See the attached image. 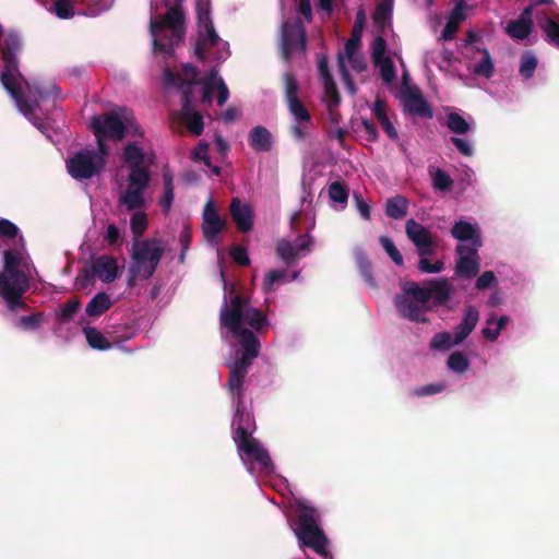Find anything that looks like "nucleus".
<instances>
[{
    "mask_svg": "<svg viewBox=\"0 0 559 559\" xmlns=\"http://www.w3.org/2000/svg\"><path fill=\"white\" fill-rule=\"evenodd\" d=\"M221 336L228 343L233 353L238 356L227 362L229 378L228 392L235 405L233 418V439L242 464L251 475L274 473V464L263 444L252 437L255 423L251 407L243 402V381L251 361L259 356L261 343L258 335L267 330L270 322L266 314L254 308L250 300L241 295L229 292L225 294L219 311Z\"/></svg>",
    "mask_w": 559,
    "mask_h": 559,
    "instance_id": "nucleus-1",
    "label": "nucleus"
},
{
    "mask_svg": "<svg viewBox=\"0 0 559 559\" xmlns=\"http://www.w3.org/2000/svg\"><path fill=\"white\" fill-rule=\"evenodd\" d=\"M21 47V39L16 33H9L2 47L3 68L0 72V83L13 99L17 110L41 133L46 134L48 122L41 116L43 110L38 100L59 95V88L52 84L49 88L32 85L22 75L19 69L16 52Z\"/></svg>",
    "mask_w": 559,
    "mask_h": 559,
    "instance_id": "nucleus-2",
    "label": "nucleus"
},
{
    "mask_svg": "<svg viewBox=\"0 0 559 559\" xmlns=\"http://www.w3.org/2000/svg\"><path fill=\"white\" fill-rule=\"evenodd\" d=\"M121 157L128 166V175L126 187L118 194V205L127 212H134L130 227L135 241L140 240L148 224L147 215L141 210L146 206L145 193L152 180L150 165L154 155L136 142H131L123 147Z\"/></svg>",
    "mask_w": 559,
    "mask_h": 559,
    "instance_id": "nucleus-3",
    "label": "nucleus"
},
{
    "mask_svg": "<svg viewBox=\"0 0 559 559\" xmlns=\"http://www.w3.org/2000/svg\"><path fill=\"white\" fill-rule=\"evenodd\" d=\"M0 237L19 238V247L3 253V271H0V296L11 310L24 305L22 297L36 273L20 228L11 221L0 217Z\"/></svg>",
    "mask_w": 559,
    "mask_h": 559,
    "instance_id": "nucleus-4",
    "label": "nucleus"
},
{
    "mask_svg": "<svg viewBox=\"0 0 559 559\" xmlns=\"http://www.w3.org/2000/svg\"><path fill=\"white\" fill-rule=\"evenodd\" d=\"M455 293L454 286L447 277L417 283L406 281L401 292L393 298V305L403 319L416 323L429 321L427 314L436 307L447 306Z\"/></svg>",
    "mask_w": 559,
    "mask_h": 559,
    "instance_id": "nucleus-5",
    "label": "nucleus"
},
{
    "mask_svg": "<svg viewBox=\"0 0 559 559\" xmlns=\"http://www.w3.org/2000/svg\"><path fill=\"white\" fill-rule=\"evenodd\" d=\"M298 521L292 527L302 547L312 548L322 559H333L328 550V539L319 527L318 511L306 500L298 501Z\"/></svg>",
    "mask_w": 559,
    "mask_h": 559,
    "instance_id": "nucleus-6",
    "label": "nucleus"
},
{
    "mask_svg": "<svg viewBox=\"0 0 559 559\" xmlns=\"http://www.w3.org/2000/svg\"><path fill=\"white\" fill-rule=\"evenodd\" d=\"M91 128L97 139L98 147L104 144L103 140H121L126 133L131 135H143L141 128L136 124L133 115L126 108L119 111L94 116Z\"/></svg>",
    "mask_w": 559,
    "mask_h": 559,
    "instance_id": "nucleus-7",
    "label": "nucleus"
},
{
    "mask_svg": "<svg viewBox=\"0 0 559 559\" xmlns=\"http://www.w3.org/2000/svg\"><path fill=\"white\" fill-rule=\"evenodd\" d=\"M183 16L177 9H169L162 21L151 19L150 33L154 52L170 56L183 39Z\"/></svg>",
    "mask_w": 559,
    "mask_h": 559,
    "instance_id": "nucleus-8",
    "label": "nucleus"
},
{
    "mask_svg": "<svg viewBox=\"0 0 559 559\" xmlns=\"http://www.w3.org/2000/svg\"><path fill=\"white\" fill-rule=\"evenodd\" d=\"M164 254L160 240L150 238L135 240L132 246L130 277L128 285L132 286L136 280H147L156 271Z\"/></svg>",
    "mask_w": 559,
    "mask_h": 559,
    "instance_id": "nucleus-9",
    "label": "nucleus"
},
{
    "mask_svg": "<svg viewBox=\"0 0 559 559\" xmlns=\"http://www.w3.org/2000/svg\"><path fill=\"white\" fill-rule=\"evenodd\" d=\"M405 233L407 238L413 242L416 253L419 257L418 270L423 274H438L444 270V262L437 260L431 263L428 257L436 253V237L432 233L414 218H409L405 223Z\"/></svg>",
    "mask_w": 559,
    "mask_h": 559,
    "instance_id": "nucleus-10",
    "label": "nucleus"
},
{
    "mask_svg": "<svg viewBox=\"0 0 559 559\" xmlns=\"http://www.w3.org/2000/svg\"><path fill=\"white\" fill-rule=\"evenodd\" d=\"M107 155L106 144H100L97 151L80 150L67 160L68 173L76 180L91 179L104 169Z\"/></svg>",
    "mask_w": 559,
    "mask_h": 559,
    "instance_id": "nucleus-11",
    "label": "nucleus"
},
{
    "mask_svg": "<svg viewBox=\"0 0 559 559\" xmlns=\"http://www.w3.org/2000/svg\"><path fill=\"white\" fill-rule=\"evenodd\" d=\"M346 62L356 72H362L367 68L366 59L360 51V35L356 32L346 40L344 51L338 52V68L342 80L348 92L354 95L356 87L350 79Z\"/></svg>",
    "mask_w": 559,
    "mask_h": 559,
    "instance_id": "nucleus-12",
    "label": "nucleus"
},
{
    "mask_svg": "<svg viewBox=\"0 0 559 559\" xmlns=\"http://www.w3.org/2000/svg\"><path fill=\"white\" fill-rule=\"evenodd\" d=\"M466 67L476 76L485 79L492 78L495 62L486 48L480 47L477 41L471 40L465 47Z\"/></svg>",
    "mask_w": 559,
    "mask_h": 559,
    "instance_id": "nucleus-13",
    "label": "nucleus"
},
{
    "mask_svg": "<svg viewBox=\"0 0 559 559\" xmlns=\"http://www.w3.org/2000/svg\"><path fill=\"white\" fill-rule=\"evenodd\" d=\"M306 48V31L300 20L284 22L281 27V50L285 61L293 52H304Z\"/></svg>",
    "mask_w": 559,
    "mask_h": 559,
    "instance_id": "nucleus-14",
    "label": "nucleus"
},
{
    "mask_svg": "<svg viewBox=\"0 0 559 559\" xmlns=\"http://www.w3.org/2000/svg\"><path fill=\"white\" fill-rule=\"evenodd\" d=\"M314 241L310 233L298 235L293 241L282 239L277 243V255L287 265L297 259L307 257L313 248Z\"/></svg>",
    "mask_w": 559,
    "mask_h": 559,
    "instance_id": "nucleus-15",
    "label": "nucleus"
},
{
    "mask_svg": "<svg viewBox=\"0 0 559 559\" xmlns=\"http://www.w3.org/2000/svg\"><path fill=\"white\" fill-rule=\"evenodd\" d=\"M226 222L219 216L214 201L210 198L202 212V234L211 247L219 245V234L225 229Z\"/></svg>",
    "mask_w": 559,
    "mask_h": 559,
    "instance_id": "nucleus-16",
    "label": "nucleus"
},
{
    "mask_svg": "<svg viewBox=\"0 0 559 559\" xmlns=\"http://www.w3.org/2000/svg\"><path fill=\"white\" fill-rule=\"evenodd\" d=\"M182 88V107L180 111L181 121L193 135L203 132L204 123L202 116L192 106V85L185 84Z\"/></svg>",
    "mask_w": 559,
    "mask_h": 559,
    "instance_id": "nucleus-17",
    "label": "nucleus"
},
{
    "mask_svg": "<svg viewBox=\"0 0 559 559\" xmlns=\"http://www.w3.org/2000/svg\"><path fill=\"white\" fill-rule=\"evenodd\" d=\"M202 102L211 104L213 94L217 91V105L223 106L229 98V90L223 78L218 75L216 68H213L207 76L201 82Z\"/></svg>",
    "mask_w": 559,
    "mask_h": 559,
    "instance_id": "nucleus-18",
    "label": "nucleus"
},
{
    "mask_svg": "<svg viewBox=\"0 0 559 559\" xmlns=\"http://www.w3.org/2000/svg\"><path fill=\"white\" fill-rule=\"evenodd\" d=\"M292 116V134L298 141L305 140L311 127V116L301 100H293L287 104Z\"/></svg>",
    "mask_w": 559,
    "mask_h": 559,
    "instance_id": "nucleus-19",
    "label": "nucleus"
},
{
    "mask_svg": "<svg viewBox=\"0 0 559 559\" xmlns=\"http://www.w3.org/2000/svg\"><path fill=\"white\" fill-rule=\"evenodd\" d=\"M479 248H471L457 246V260L455 265V275L457 277L473 278L479 272Z\"/></svg>",
    "mask_w": 559,
    "mask_h": 559,
    "instance_id": "nucleus-20",
    "label": "nucleus"
},
{
    "mask_svg": "<svg viewBox=\"0 0 559 559\" xmlns=\"http://www.w3.org/2000/svg\"><path fill=\"white\" fill-rule=\"evenodd\" d=\"M402 104L404 110L412 116L427 119H431L433 117L431 106L423 97L421 92L416 87L407 88L403 92Z\"/></svg>",
    "mask_w": 559,
    "mask_h": 559,
    "instance_id": "nucleus-21",
    "label": "nucleus"
},
{
    "mask_svg": "<svg viewBox=\"0 0 559 559\" xmlns=\"http://www.w3.org/2000/svg\"><path fill=\"white\" fill-rule=\"evenodd\" d=\"M215 49L214 60L217 62L225 61L230 56L229 44L223 40L215 29L207 32V38L204 41H198L195 53L200 59H205V52Z\"/></svg>",
    "mask_w": 559,
    "mask_h": 559,
    "instance_id": "nucleus-22",
    "label": "nucleus"
},
{
    "mask_svg": "<svg viewBox=\"0 0 559 559\" xmlns=\"http://www.w3.org/2000/svg\"><path fill=\"white\" fill-rule=\"evenodd\" d=\"M451 235L459 241L457 246L464 245L467 249L481 247V236L476 224L457 221L452 226Z\"/></svg>",
    "mask_w": 559,
    "mask_h": 559,
    "instance_id": "nucleus-23",
    "label": "nucleus"
},
{
    "mask_svg": "<svg viewBox=\"0 0 559 559\" xmlns=\"http://www.w3.org/2000/svg\"><path fill=\"white\" fill-rule=\"evenodd\" d=\"M118 262L114 257L100 255L96 258L91 266V275L97 277L103 283H111L118 276Z\"/></svg>",
    "mask_w": 559,
    "mask_h": 559,
    "instance_id": "nucleus-24",
    "label": "nucleus"
},
{
    "mask_svg": "<svg viewBox=\"0 0 559 559\" xmlns=\"http://www.w3.org/2000/svg\"><path fill=\"white\" fill-rule=\"evenodd\" d=\"M479 321V312L475 306L464 308L460 323L454 328V344H462L473 332Z\"/></svg>",
    "mask_w": 559,
    "mask_h": 559,
    "instance_id": "nucleus-25",
    "label": "nucleus"
},
{
    "mask_svg": "<svg viewBox=\"0 0 559 559\" xmlns=\"http://www.w3.org/2000/svg\"><path fill=\"white\" fill-rule=\"evenodd\" d=\"M532 7H527L523 10L516 20H512L506 27L507 34L516 40L525 39L532 32Z\"/></svg>",
    "mask_w": 559,
    "mask_h": 559,
    "instance_id": "nucleus-26",
    "label": "nucleus"
},
{
    "mask_svg": "<svg viewBox=\"0 0 559 559\" xmlns=\"http://www.w3.org/2000/svg\"><path fill=\"white\" fill-rule=\"evenodd\" d=\"M230 214L241 231L247 233L252 228V210L248 203L234 198L230 203Z\"/></svg>",
    "mask_w": 559,
    "mask_h": 559,
    "instance_id": "nucleus-27",
    "label": "nucleus"
},
{
    "mask_svg": "<svg viewBox=\"0 0 559 559\" xmlns=\"http://www.w3.org/2000/svg\"><path fill=\"white\" fill-rule=\"evenodd\" d=\"M445 126L454 135H466L474 130V120L472 117H464L460 110L451 111L447 116Z\"/></svg>",
    "mask_w": 559,
    "mask_h": 559,
    "instance_id": "nucleus-28",
    "label": "nucleus"
},
{
    "mask_svg": "<svg viewBox=\"0 0 559 559\" xmlns=\"http://www.w3.org/2000/svg\"><path fill=\"white\" fill-rule=\"evenodd\" d=\"M248 142L255 152H267L272 147L273 136L265 127L258 126L249 132Z\"/></svg>",
    "mask_w": 559,
    "mask_h": 559,
    "instance_id": "nucleus-29",
    "label": "nucleus"
},
{
    "mask_svg": "<svg viewBox=\"0 0 559 559\" xmlns=\"http://www.w3.org/2000/svg\"><path fill=\"white\" fill-rule=\"evenodd\" d=\"M300 270L294 271L292 274H288L286 270H272L267 272L263 283L264 293L270 294L275 289L276 286L283 283L297 281L300 276Z\"/></svg>",
    "mask_w": 559,
    "mask_h": 559,
    "instance_id": "nucleus-30",
    "label": "nucleus"
},
{
    "mask_svg": "<svg viewBox=\"0 0 559 559\" xmlns=\"http://www.w3.org/2000/svg\"><path fill=\"white\" fill-rule=\"evenodd\" d=\"M163 192L159 197V206L163 213H169L174 199H175V186H174V175L171 170L165 168L163 170Z\"/></svg>",
    "mask_w": 559,
    "mask_h": 559,
    "instance_id": "nucleus-31",
    "label": "nucleus"
},
{
    "mask_svg": "<svg viewBox=\"0 0 559 559\" xmlns=\"http://www.w3.org/2000/svg\"><path fill=\"white\" fill-rule=\"evenodd\" d=\"M536 17L546 41L559 49V22L549 16L539 17L538 13H536Z\"/></svg>",
    "mask_w": 559,
    "mask_h": 559,
    "instance_id": "nucleus-32",
    "label": "nucleus"
},
{
    "mask_svg": "<svg viewBox=\"0 0 559 559\" xmlns=\"http://www.w3.org/2000/svg\"><path fill=\"white\" fill-rule=\"evenodd\" d=\"M372 112L376 116L379 123L382 126L388 136L393 141L399 140V133L393 123L391 122L390 118L388 117L384 102H382L381 99H377L373 103Z\"/></svg>",
    "mask_w": 559,
    "mask_h": 559,
    "instance_id": "nucleus-33",
    "label": "nucleus"
},
{
    "mask_svg": "<svg viewBox=\"0 0 559 559\" xmlns=\"http://www.w3.org/2000/svg\"><path fill=\"white\" fill-rule=\"evenodd\" d=\"M185 70H186V73H188L191 76V81H189V82L182 81L179 83L178 76L174 72H171L169 69L165 68L163 71V82H164L165 87H167V88L177 87L181 92H182L181 86L185 84H191L193 87L198 83L197 82L198 70L192 64H187L185 67Z\"/></svg>",
    "mask_w": 559,
    "mask_h": 559,
    "instance_id": "nucleus-34",
    "label": "nucleus"
},
{
    "mask_svg": "<svg viewBox=\"0 0 559 559\" xmlns=\"http://www.w3.org/2000/svg\"><path fill=\"white\" fill-rule=\"evenodd\" d=\"M112 306V300L106 293L96 294L86 305L85 312L90 317H99Z\"/></svg>",
    "mask_w": 559,
    "mask_h": 559,
    "instance_id": "nucleus-35",
    "label": "nucleus"
},
{
    "mask_svg": "<svg viewBox=\"0 0 559 559\" xmlns=\"http://www.w3.org/2000/svg\"><path fill=\"white\" fill-rule=\"evenodd\" d=\"M408 201L402 195L390 198L385 202V214L390 218L401 219L407 214Z\"/></svg>",
    "mask_w": 559,
    "mask_h": 559,
    "instance_id": "nucleus-36",
    "label": "nucleus"
},
{
    "mask_svg": "<svg viewBox=\"0 0 559 559\" xmlns=\"http://www.w3.org/2000/svg\"><path fill=\"white\" fill-rule=\"evenodd\" d=\"M355 260H356L360 276L368 284V286H370L371 288H374L376 281L372 276L371 263L362 249L358 248L355 250Z\"/></svg>",
    "mask_w": 559,
    "mask_h": 559,
    "instance_id": "nucleus-37",
    "label": "nucleus"
},
{
    "mask_svg": "<svg viewBox=\"0 0 559 559\" xmlns=\"http://www.w3.org/2000/svg\"><path fill=\"white\" fill-rule=\"evenodd\" d=\"M537 66H538V59L533 51L527 50V51L523 52L520 58V67H519V72H520V75L522 76V79L524 81L532 79L536 71Z\"/></svg>",
    "mask_w": 559,
    "mask_h": 559,
    "instance_id": "nucleus-38",
    "label": "nucleus"
},
{
    "mask_svg": "<svg viewBox=\"0 0 559 559\" xmlns=\"http://www.w3.org/2000/svg\"><path fill=\"white\" fill-rule=\"evenodd\" d=\"M83 334L86 338L87 344L98 350H106L110 348L109 341L96 329L93 326H83Z\"/></svg>",
    "mask_w": 559,
    "mask_h": 559,
    "instance_id": "nucleus-39",
    "label": "nucleus"
},
{
    "mask_svg": "<svg viewBox=\"0 0 559 559\" xmlns=\"http://www.w3.org/2000/svg\"><path fill=\"white\" fill-rule=\"evenodd\" d=\"M429 175L435 190L448 191L452 188L453 180L445 170L439 167L429 166Z\"/></svg>",
    "mask_w": 559,
    "mask_h": 559,
    "instance_id": "nucleus-40",
    "label": "nucleus"
},
{
    "mask_svg": "<svg viewBox=\"0 0 559 559\" xmlns=\"http://www.w3.org/2000/svg\"><path fill=\"white\" fill-rule=\"evenodd\" d=\"M199 38L198 41H204L207 38V32L215 29L211 20L209 5L200 7L197 4Z\"/></svg>",
    "mask_w": 559,
    "mask_h": 559,
    "instance_id": "nucleus-41",
    "label": "nucleus"
},
{
    "mask_svg": "<svg viewBox=\"0 0 559 559\" xmlns=\"http://www.w3.org/2000/svg\"><path fill=\"white\" fill-rule=\"evenodd\" d=\"M329 198L332 202L337 203L340 209L343 210L347 205L348 190L341 182L335 181L329 186Z\"/></svg>",
    "mask_w": 559,
    "mask_h": 559,
    "instance_id": "nucleus-42",
    "label": "nucleus"
},
{
    "mask_svg": "<svg viewBox=\"0 0 559 559\" xmlns=\"http://www.w3.org/2000/svg\"><path fill=\"white\" fill-rule=\"evenodd\" d=\"M447 365L451 371L457 374L466 372L471 367L468 358L461 352L452 353L448 358Z\"/></svg>",
    "mask_w": 559,
    "mask_h": 559,
    "instance_id": "nucleus-43",
    "label": "nucleus"
},
{
    "mask_svg": "<svg viewBox=\"0 0 559 559\" xmlns=\"http://www.w3.org/2000/svg\"><path fill=\"white\" fill-rule=\"evenodd\" d=\"M393 12V2L385 0L376 8L373 20L378 26L384 27L391 20Z\"/></svg>",
    "mask_w": 559,
    "mask_h": 559,
    "instance_id": "nucleus-44",
    "label": "nucleus"
},
{
    "mask_svg": "<svg viewBox=\"0 0 559 559\" xmlns=\"http://www.w3.org/2000/svg\"><path fill=\"white\" fill-rule=\"evenodd\" d=\"M374 66L379 69L380 78L385 84H391L394 81L395 67L390 57L376 61Z\"/></svg>",
    "mask_w": 559,
    "mask_h": 559,
    "instance_id": "nucleus-45",
    "label": "nucleus"
},
{
    "mask_svg": "<svg viewBox=\"0 0 559 559\" xmlns=\"http://www.w3.org/2000/svg\"><path fill=\"white\" fill-rule=\"evenodd\" d=\"M457 345L454 344V335L450 332L436 333L430 342V347L436 350H448Z\"/></svg>",
    "mask_w": 559,
    "mask_h": 559,
    "instance_id": "nucleus-46",
    "label": "nucleus"
},
{
    "mask_svg": "<svg viewBox=\"0 0 559 559\" xmlns=\"http://www.w3.org/2000/svg\"><path fill=\"white\" fill-rule=\"evenodd\" d=\"M450 142L463 156L471 157L474 155L475 145L472 139L466 135L451 136Z\"/></svg>",
    "mask_w": 559,
    "mask_h": 559,
    "instance_id": "nucleus-47",
    "label": "nucleus"
},
{
    "mask_svg": "<svg viewBox=\"0 0 559 559\" xmlns=\"http://www.w3.org/2000/svg\"><path fill=\"white\" fill-rule=\"evenodd\" d=\"M380 245L388 253V255L392 259V261L397 265L402 266L404 263V259L400 250L396 248L393 240L388 236H380L379 238Z\"/></svg>",
    "mask_w": 559,
    "mask_h": 559,
    "instance_id": "nucleus-48",
    "label": "nucleus"
},
{
    "mask_svg": "<svg viewBox=\"0 0 559 559\" xmlns=\"http://www.w3.org/2000/svg\"><path fill=\"white\" fill-rule=\"evenodd\" d=\"M81 302L79 299H71L63 304L60 307V310L57 312V320L59 323L69 322L74 313L79 310Z\"/></svg>",
    "mask_w": 559,
    "mask_h": 559,
    "instance_id": "nucleus-49",
    "label": "nucleus"
},
{
    "mask_svg": "<svg viewBox=\"0 0 559 559\" xmlns=\"http://www.w3.org/2000/svg\"><path fill=\"white\" fill-rule=\"evenodd\" d=\"M115 4V0H93L86 8L85 15L91 17L99 16L109 11Z\"/></svg>",
    "mask_w": 559,
    "mask_h": 559,
    "instance_id": "nucleus-50",
    "label": "nucleus"
},
{
    "mask_svg": "<svg viewBox=\"0 0 559 559\" xmlns=\"http://www.w3.org/2000/svg\"><path fill=\"white\" fill-rule=\"evenodd\" d=\"M51 11L59 19H70L74 15L71 0H53Z\"/></svg>",
    "mask_w": 559,
    "mask_h": 559,
    "instance_id": "nucleus-51",
    "label": "nucleus"
},
{
    "mask_svg": "<svg viewBox=\"0 0 559 559\" xmlns=\"http://www.w3.org/2000/svg\"><path fill=\"white\" fill-rule=\"evenodd\" d=\"M284 83H285V98L286 103H290L293 100H300L298 98V83L293 74L286 72L284 74Z\"/></svg>",
    "mask_w": 559,
    "mask_h": 559,
    "instance_id": "nucleus-52",
    "label": "nucleus"
},
{
    "mask_svg": "<svg viewBox=\"0 0 559 559\" xmlns=\"http://www.w3.org/2000/svg\"><path fill=\"white\" fill-rule=\"evenodd\" d=\"M322 85H323L324 95H325L324 100L328 103L329 109L332 110V108L337 107L341 102L340 95L337 93V88H336L333 80L332 81L328 80L326 82L322 83Z\"/></svg>",
    "mask_w": 559,
    "mask_h": 559,
    "instance_id": "nucleus-53",
    "label": "nucleus"
},
{
    "mask_svg": "<svg viewBox=\"0 0 559 559\" xmlns=\"http://www.w3.org/2000/svg\"><path fill=\"white\" fill-rule=\"evenodd\" d=\"M41 321H43L41 313L23 316L16 321V326L24 331H34L39 326Z\"/></svg>",
    "mask_w": 559,
    "mask_h": 559,
    "instance_id": "nucleus-54",
    "label": "nucleus"
},
{
    "mask_svg": "<svg viewBox=\"0 0 559 559\" xmlns=\"http://www.w3.org/2000/svg\"><path fill=\"white\" fill-rule=\"evenodd\" d=\"M191 159L194 162H203L206 167H211L209 157V143L200 141L198 146L191 152Z\"/></svg>",
    "mask_w": 559,
    "mask_h": 559,
    "instance_id": "nucleus-55",
    "label": "nucleus"
},
{
    "mask_svg": "<svg viewBox=\"0 0 559 559\" xmlns=\"http://www.w3.org/2000/svg\"><path fill=\"white\" fill-rule=\"evenodd\" d=\"M191 238H192L191 228L189 226H187V225L183 226V228L181 229V231L179 234V243L181 246V252H180V255H179V261L181 263L185 262L186 253L189 250Z\"/></svg>",
    "mask_w": 559,
    "mask_h": 559,
    "instance_id": "nucleus-56",
    "label": "nucleus"
},
{
    "mask_svg": "<svg viewBox=\"0 0 559 559\" xmlns=\"http://www.w3.org/2000/svg\"><path fill=\"white\" fill-rule=\"evenodd\" d=\"M104 240L109 246H120L122 243V235L120 229L115 224H109L106 228Z\"/></svg>",
    "mask_w": 559,
    "mask_h": 559,
    "instance_id": "nucleus-57",
    "label": "nucleus"
},
{
    "mask_svg": "<svg viewBox=\"0 0 559 559\" xmlns=\"http://www.w3.org/2000/svg\"><path fill=\"white\" fill-rule=\"evenodd\" d=\"M385 50L386 41L381 36L376 37L371 45V57L373 62L386 58L388 56H385Z\"/></svg>",
    "mask_w": 559,
    "mask_h": 559,
    "instance_id": "nucleus-58",
    "label": "nucleus"
},
{
    "mask_svg": "<svg viewBox=\"0 0 559 559\" xmlns=\"http://www.w3.org/2000/svg\"><path fill=\"white\" fill-rule=\"evenodd\" d=\"M444 389H445V383L438 382V383H430V384H426V385L416 388L414 390V393L418 396H429V395L440 393V392L444 391Z\"/></svg>",
    "mask_w": 559,
    "mask_h": 559,
    "instance_id": "nucleus-59",
    "label": "nucleus"
},
{
    "mask_svg": "<svg viewBox=\"0 0 559 559\" xmlns=\"http://www.w3.org/2000/svg\"><path fill=\"white\" fill-rule=\"evenodd\" d=\"M497 277L492 271H485L477 280H476V288L481 290L486 288H491L496 286Z\"/></svg>",
    "mask_w": 559,
    "mask_h": 559,
    "instance_id": "nucleus-60",
    "label": "nucleus"
},
{
    "mask_svg": "<svg viewBox=\"0 0 559 559\" xmlns=\"http://www.w3.org/2000/svg\"><path fill=\"white\" fill-rule=\"evenodd\" d=\"M231 259L240 265H248L250 263V259L246 248L240 246H235L230 249Z\"/></svg>",
    "mask_w": 559,
    "mask_h": 559,
    "instance_id": "nucleus-61",
    "label": "nucleus"
},
{
    "mask_svg": "<svg viewBox=\"0 0 559 559\" xmlns=\"http://www.w3.org/2000/svg\"><path fill=\"white\" fill-rule=\"evenodd\" d=\"M354 201H355L356 209L359 212L360 216L364 219H369L370 218L369 203L359 193H354Z\"/></svg>",
    "mask_w": 559,
    "mask_h": 559,
    "instance_id": "nucleus-62",
    "label": "nucleus"
},
{
    "mask_svg": "<svg viewBox=\"0 0 559 559\" xmlns=\"http://www.w3.org/2000/svg\"><path fill=\"white\" fill-rule=\"evenodd\" d=\"M468 10L469 7L465 2L461 1L456 3V5L451 11L450 20L456 21L457 23L464 21L467 16L465 12Z\"/></svg>",
    "mask_w": 559,
    "mask_h": 559,
    "instance_id": "nucleus-63",
    "label": "nucleus"
},
{
    "mask_svg": "<svg viewBox=\"0 0 559 559\" xmlns=\"http://www.w3.org/2000/svg\"><path fill=\"white\" fill-rule=\"evenodd\" d=\"M318 70H319V75H320V81L321 83H324L326 82L328 80L329 81H332V76L329 72V66H328V60L324 56H320L318 58Z\"/></svg>",
    "mask_w": 559,
    "mask_h": 559,
    "instance_id": "nucleus-64",
    "label": "nucleus"
}]
</instances>
